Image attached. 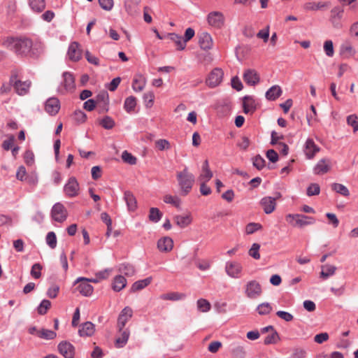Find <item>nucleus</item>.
<instances>
[{
  "label": "nucleus",
  "instance_id": "obj_26",
  "mask_svg": "<svg viewBox=\"0 0 358 358\" xmlns=\"http://www.w3.org/2000/svg\"><path fill=\"white\" fill-rule=\"evenodd\" d=\"M64 82L63 85L66 91H72L75 88V78L73 75L69 72L63 74Z\"/></svg>",
  "mask_w": 358,
  "mask_h": 358
},
{
  "label": "nucleus",
  "instance_id": "obj_47",
  "mask_svg": "<svg viewBox=\"0 0 358 358\" xmlns=\"http://www.w3.org/2000/svg\"><path fill=\"white\" fill-rule=\"evenodd\" d=\"M257 310L261 315H267L272 311V306L269 303H262L257 306Z\"/></svg>",
  "mask_w": 358,
  "mask_h": 358
},
{
  "label": "nucleus",
  "instance_id": "obj_37",
  "mask_svg": "<svg viewBox=\"0 0 358 358\" xmlns=\"http://www.w3.org/2000/svg\"><path fill=\"white\" fill-rule=\"evenodd\" d=\"M37 336L45 340H52L57 336V334L52 330L41 329L39 331L37 332Z\"/></svg>",
  "mask_w": 358,
  "mask_h": 358
},
{
  "label": "nucleus",
  "instance_id": "obj_4",
  "mask_svg": "<svg viewBox=\"0 0 358 358\" xmlns=\"http://www.w3.org/2000/svg\"><path fill=\"white\" fill-rule=\"evenodd\" d=\"M227 275L232 278H241L243 275V267L236 261L227 262L224 266Z\"/></svg>",
  "mask_w": 358,
  "mask_h": 358
},
{
  "label": "nucleus",
  "instance_id": "obj_17",
  "mask_svg": "<svg viewBox=\"0 0 358 358\" xmlns=\"http://www.w3.org/2000/svg\"><path fill=\"white\" fill-rule=\"evenodd\" d=\"M244 81L250 85H255L259 81V76L253 69H248L243 74Z\"/></svg>",
  "mask_w": 358,
  "mask_h": 358
},
{
  "label": "nucleus",
  "instance_id": "obj_34",
  "mask_svg": "<svg viewBox=\"0 0 358 358\" xmlns=\"http://www.w3.org/2000/svg\"><path fill=\"white\" fill-rule=\"evenodd\" d=\"M178 185L180 187V194L185 196L191 191L193 182L192 180H179Z\"/></svg>",
  "mask_w": 358,
  "mask_h": 358
},
{
  "label": "nucleus",
  "instance_id": "obj_32",
  "mask_svg": "<svg viewBox=\"0 0 358 358\" xmlns=\"http://www.w3.org/2000/svg\"><path fill=\"white\" fill-rule=\"evenodd\" d=\"M44 49V44L41 41H36L33 42V45L29 54H30V55L32 57H37L43 52Z\"/></svg>",
  "mask_w": 358,
  "mask_h": 358
},
{
  "label": "nucleus",
  "instance_id": "obj_29",
  "mask_svg": "<svg viewBox=\"0 0 358 358\" xmlns=\"http://www.w3.org/2000/svg\"><path fill=\"white\" fill-rule=\"evenodd\" d=\"M336 269V266L334 265L325 264L322 266V271L320 273V278L324 280L327 279L335 274Z\"/></svg>",
  "mask_w": 358,
  "mask_h": 358
},
{
  "label": "nucleus",
  "instance_id": "obj_21",
  "mask_svg": "<svg viewBox=\"0 0 358 358\" xmlns=\"http://www.w3.org/2000/svg\"><path fill=\"white\" fill-rule=\"evenodd\" d=\"M355 53V49L349 42L343 43L340 47V55L345 59L353 57Z\"/></svg>",
  "mask_w": 358,
  "mask_h": 358
},
{
  "label": "nucleus",
  "instance_id": "obj_38",
  "mask_svg": "<svg viewBox=\"0 0 358 358\" xmlns=\"http://www.w3.org/2000/svg\"><path fill=\"white\" fill-rule=\"evenodd\" d=\"M327 6V4L324 2L310 1V2L306 3L303 5V8L306 10H317L322 9V8H324Z\"/></svg>",
  "mask_w": 358,
  "mask_h": 358
},
{
  "label": "nucleus",
  "instance_id": "obj_15",
  "mask_svg": "<svg viewBox=\"0 0 358 358\" xmlns=\"http://www.w3.org/2000/svg\"><path fill=\"white\" fill-rule=\"evenodd\" d=\"M60 108V103L57 98H50L47 100L45 109L50 115H56Z\"/></svg>",
  "mask_w": 358,
  "mask_h": 358
},
{
  "label": "nucleus",
  "instance_id": "obj_12",
  "mask_svg": "<svg viewBox=\"0 0 358 358\" xmlns=\"http://www.w3.org/2000/svg\"><path fill=\"white\" fill-rule=\"evenodd\" d=\"M59 353L64 358H73L75 355V348L73 345L67 341H62L57 346Z\"/></svg>",
  "mask_w": 358,
  "mask_h": 358
},
{
  "label": "nucleus",
  "instance_id": "obj_24",
  "mask_svg": "<svg viewBox=\"0 0 358 358\" xmlns=\"http://www.w3.org/2000/svg\"><path fill=\"white\" fill-rule=\"evenodd\" d=\"M174 221L179 227L185 228L192 223V217L190 213L185 215H176L174 217Z\"/></svg>",
  "mask_w": 358,
  "mask_h": 358
},
{
  "label": "nucleus",
  "instance_id": "obj_58",
  "mask_svg": "<svg viewBox=\"0 0 358 358\" xmlns=\"http://www.w3.org/2000/svg\"><path fill=\"white\" fill-rule=\"evenodd\" d=\"M101 125L106 129H112L115 125L114 120L109 116H106L100 122Z\"/></svg>",
  "mask_w": 358,
  "mask_h": 358
},
{
  "label": "nucleus",
  "instance_id": "obj_56",
  "mask_svg": "<svg viewBox=\"0 0 358 358\" xmlns=\"http://www.w3.org/2000/svg\"><path fill=\"white\" fill-rule=\"evenodd\" d=\"M122 159L125 163L131 165L136 163V158L126 150L122 152Z\"/></svg>",
  "mask_w": 358,
  "mask_h": 358
},
{
  "label": "nucleus",
  "instance_id": "obj_60",
  "mask_svg": "<svg viewBox=\"0 0 358 358\" xmlns=\"http://www.w3.org/2000/svg\"><path fill=\"white\" fill-rule=\"evenodd\" d=\"M155 95L153 92H148L143 95V99L147 108H151L154 103Z\"/></svg>",
  "mask_w": 358,
  "mask_h": 358
},
{
  "label": "nucleus",
  "instance_id": "obj_3",
  "mask_svg": "<svg viewBox=\"0 0 358 358\" xmlns=\"http://www.w3.org/2000/svg\"><path fill=\"white\" fill-rule=\"evenodd\" d=\"M10 84L15 89V92L20 96H24L29 92L31 83L29 80L22 81L17 79V71H13L9 79Z\"/></svg>",
  "mask_w": 358,
  "mask_h": 358
},
{
  "label": "nucleus",
  "instance_id": "obj_41",
  "mask_svg": "<svg viewBox=\"0 0 358 358\" xmlns=\"http://www.w3.org/2000/svg\"><path fill=\"white\" fill-rule=\"evenodd\" d=\"M119 271L127 276H133L135 273L134 267L129 264H122L120 266Z\"/></svg>",
  "mask_w": 358,
  "mask_h": 358
},
{
  "label": "nucleus",
  "instance_id": "obj_23",
  "mask_svg": "<svg viewBox=\"0 0 358 358\" xmlns=\"http://www.w3.org/2000/svg\"><path fill=\"white\" fill-rule=\"evenodd\" d=\"M94 324L90 322H86L80 326L78 334L80 336H91L94 334Z\"/></svg>",
  "mask_w": 358,
  "mask_h": 358
},
{
  "label": "nucleus",
  "instance_id": "obj_53",
  "mask_svg": "<svg viewBox=\"0 0 358 358\" xmlns=\"http://www.w3.org/2000/svg\"><path fill=\"white\" fill-rule=\"evenodd\" d=\"M51 306V302L49 300L43 299L38 307V313L40 315H45Z\"/></svg>",
  "mask_w": 358,
  "mask_h": 358
},
{
  "label": "nucleus",
  "instance_id": "obj_8",
  "mask_svg": "<svg viewBox=\"0 0 358 358\" xmlns=\"http://www.w3.org/2000/svg\"><path fill=\"white\" fill-rule=\"evenodd\" d=\"M207 20L210 26L221 28L224 24V15L219 11H213L208 15Z\"/></svg>",
  "mask_w": 358,
  "mask_h": 358
},
{
  "label": "nucleus",
  "instance_id": "obj_1",
  "mask_svg": "<svg viewBox=\"0 0 358 358\" xmlns=\"http://www.w3.org/2000/svg\"><path fill=\"white\" fill-rule=\"evenodd\" d=\"M3 45L17 55H27L31 50L33 41L27 38L8 37L3 41Z\"/></svg>",
  "mask_w": 358,
  "mask_h": 358
},
{
  "label": "nucleus",
  "instance_id": "obj_40",
  "mask_svg": "<svg viewBox=\"0 0 358 358\" xmlns=\"http://www.w3.org/2000/svg\"><path fill=\"white\" fill-rule=\"evenodd\" d=\"M136 106V99L134 96H130L127 97L124 103V108L127 113L133 111Z\"/></svg>",
  "mask_w": 358,
  "mask_h": 358
},
{
  "label": "nucleus",
  "instance_id": "obj_2",
  "mask_svg": "<svg viewBox=\"0 0 358 358\" xmlns=\"http://www.w3.org/2000/svg\"><path fill=\"white\" fill-rule=\"evenodd\" d=\"M285 220L293 227L303 228L315 223L313 217L307 216L303 214H287Z\"/></svg>",
  "mask_w": 358,
  "mask_h": 358
},
{
  "label": "nucleus",
  "instance_id": "obj_18",
  "mask_svg": "<svg viewBox=\"0 0 358 358\" xmlns=\"http://www.w3.org/2000/svg\"><path fill=\"white\" fill-rule=\"evenodd\" d=\"M64 192L69 196L78 195L80 188L77 180H69L64 186Z\"/></svg>",
  "mask_w": 358,
  "mask_h": 358
},
{
  "label": "nucleus",
  "instance_id": "obj_62",
  "mask_svg": "<svg viewBox=\"0 0 358 358\" xmlns=\"http://www.w3.org/2000/svg\"><path fill=\"white\" fill-rule=\"evenodd\" d=\"M257 37L262 38L264 43H266L269 38V26H267L265 29L260 30L257 34Z\"/></svg>",
  "mask_w": 358,
  "mask_h": 358
},
{
  "label": "nucleus",
  "instance_id": "obj_28",
  "mask_svg": "<svg viewBox=\"0 0 358 358\" xmlns=\"http://www.w3.org/2000/svg\"><path fill=\"white\" fill-rule=\"evenodd\" d=\"M124 199L127 203L128 210L134 211L137 208V202L133 194L129 191H126L124 192Z\"/></svg>",
  "mask_w": 358,
  "mask_h": 358
},
{
  "label": "nucleus",
  "instance_id": "obj_39",
  "mask_svg": "<svg viewBox=\"0 0 358 358\" xmlns=\"http://www.w3.org/2000/svg\"><path fill=\"white\" fill-rule=\"evenodd\" d=\"M151 282H152L151 277L147 278L141 280L136 281L133 284V285L131 287V289L134 292L139 291V290L145 288V287H147L148 285H150L151 283Z\"/></svg>",
  "mask_w": 358,
  "mask_h": 358
},
{
  "label": "nucleus",
  "instance_id": "obj_6",
  "mask_svg": "<svg viewBox=\"0 0 358 358\" xmlns=\"http://www.w3.org/2000/svg\"><path fill=\"white\" fill-rule=\"evenodd\" d=\"M223 75L224 73L221 69H214L206 78V83L207 85L211 88L217 87L221 83Z\"/></svg>",
  "mask_w": 358,
  "mask_h": 358
},
{
  "label": "nucleus",
  "instance_id": "obj_36",
  "mask_svg": "<svg viewBox=\"0 0 358 358\" xmlns=\"http://www.w3.org/2000/svg\"><path fill=\"white\" fill-rule=\"evenodd\" d=\"M29 3L31 8L37 13L42 12L45 8V0H29Z\"/></svg>",
  "mask_w": 358,
  "mask_h": 358
},
{
  "label": "nucleus",
  "instance_id": "obj_25",
  "mask_svg": "<svg viewBox=\"0 0 358 358\" xmlns=\"http://www.w3.org/2000/svg\"><path fill=\"white\" fill-rule=\"evenodd\" d=\"M120 336L116 338L115 345L117 348H123L127 343L129 338L130 332L128 329H122L120 331Z\"/></svg>",
  "mask_w": 358,
  "mask_h": 358
},
{
  "label": "nucleus",
  "instance_id": "obj_16",
  "mask_svg": "<svg viewBox=\"0 0 358 358\" xmlns=\"http://www.w3.org/2000/svg\"><path fill=\"white\" fill-rule=\"evenodd\" d=\"M199 43L203 50L212 48L213 41L211 36L207 32H202L199 36Z\"/></svg>",
  "mask_w": 358,
  "mask_h": 358
},
{
  "label": "nucleus",
  "instance_id": "obj_42",
  "mask_svg": "<svg viewBox=\"0 0 358 358\" xmlns=\"http://www.w3.org/2000/svg\"><path fill=\"white\" fill-rule=\"evenodd\" d=\"M197 308L203 313L208 312L211 308V305L208 301L204 299H200L196 302Z\"/></svg>",
  "mask_w": 358,
  "mask_h": 358
},
{
  "label": "nucleus",
  "instance_id": "obj_13",
  "mask_svg": "<svg viewBox=\"0 0 358 358\" xmlns=\"http://www.w3.org/2000/svg\"><path fill=\"white\" fill-rule=\"evenodd\" d=\"M67 55L71 61H78L82 57V50L79 43L77 42L71 43L69 47Z\"/></svg>",
  "mask_w": 358,
  "mask_h": 358
},
{
  "label": "nucleus",
  "instance_id": "obj_30",
  "mask_svg": "<svg viewBox=\"0 0 358 358\" xmlns=\"http://www.w3.org/2000/svg\"><path fill=\"white\" fill-rule=\"evenodd\" d=\"M185 297V294L175 292L163 294L160 296V299L162 300H169L173 301L182 300Z\"/></svg>",
  "mask_w": 358,
  "mask_h": 358
},
{
  "label": "nucleus",
  "instance_id": "obj_11",
  "mask_svg": "<svg viewBox=\"0 0 358 358\" xmlns=\"http://www.w3.org/2000/svg\"><path fill=\"white\" fill-rule=\"evenodd\" d=\"M80 282L77 287L78 291L85 296H91L93 292V287L89 284V279L85 278H79L76 280V283Z\"/></svg>",
  "mask_w": 358,
  "mask_h": 358
},
{
  "label": "nucleus",
  "instance_id": "obj_63",
  "mask_svg": "<svg viewBox=\"0 0 358 358\" xmlns=\"http://www.w3.org/2000/svg\"><path fill=\"white\" fill-rule=\"evenodd\" d=\"M24 162L28 166H31L34 163V155L32 151L27 150L24 155Z\"/></svg>",
  "mask_w": 358,
  "mask_h": 358
},
{
  "label": "nucleus",
  "instance_id": "obj_10",
  "mask_svg": "<svg viewBox=\"0 0 358 358\" xmlns=\"http://www.w3.org/2000/svg\"><path fill=\"white\" fill-rule=\"evenodd\" d=\"M132 315L133 310L129 306L125 307L121 311L117 319V328L119 331H122V330L124 328L127 322L131 318Z\"/></svg>",
  "mask_w": 358,
  "mask_h": 358
},
{
  "label": "nucleus",
  "instance_id": "obj_5",
  "mask_svg": "<svg viewBox=\"0 0 358 358\" xmlns=\"http://www.w3.org/2000/svg\"><path fill=\"white\" fill-rule=\"evenodd\" d=\"M245 293L249 299H257L260 296L262 293V286L256 280L249 281L245 285Z\"/></svg>",
  "mask_w": 358,
  "mask_h": 358
},
{
  "label": "nucleus",
  "instance_id": "obj_19",
  "mask_svg": "<svg viewBox=\"0 0 358 358\" xmlns=\"http://www.w3.org/2000/svg\"><path fill=\"white\" fill-rule=\"evenodd\" d=\"M173 247V241L169 237H163L157 241V248L164 252H170Z\"/></svg>",
  "mask_w": 358,
  "mask_h": 358
},
{
  "label": "nucleus",
  "instance_id": "obj_27",
  "mask_svg": "<svg viewBox=\"0 0 358 358\" xmlns=\"http://www.w3.org/2000/svg\"><path fill=\"white\" fill-rule=\"evenodd\" d=\"M282 90L278 85H273L266 92V98L269 101H275L282 94Z\"/></svg>",
  "mask_w": 358,
  "mask_h": 358
},
{
  "label": "nucleus",
  "instance_id": "obj_49",
  "mask_svg": "<svg viewBox=\"0 0 358 358\" xmlns=\"http://www.w3.org/2000/svg\"><path fill=\"white\" fill-rule=\"evenodd\" d=\"M163 201L166 203L172 204L176 208H179L180 205V199L178 196L167 194L164 196Z\"/></svg>",
  "mask_w": 358,
  "mask_h": 358
},
{
  "label": "nucleus",
  "instance_id": "obj_52",
  "mask_svg": "<svg viewBox=\"0 0 358 358\" xmlns=\"http://www.w3.org/2000/svg\"><path fill=\"white\" fill-rule=\"evenodd\" d=\"M201 176L203 178H211L213 176V172L209 169L208 160H205L203 163Z\"/></svg>",
  "mask_w": 358,
  "mask_h": 358
},
{
  "label": "nucleus",
  "instance_id": "obj_46",
  "mask_svg": "<svg viewBox=\"0 0 358 358\" xmlns=\"http://www.w3.org/2000/svg\"><path fill=\"white\" fill-rule=\"evenodd\" d=\"M162 213L157 208H151L150 210L149 219L153 222H157L162 218Z\"/></svg>",
  "mask_w": 358,
  "mask_h": 358
},
{
  "label": "nucleus",
  "instance_id": "obj_54",
  "mask_svg": "<svg viewBox=\"0 0 358 358\" xmlns=\"http://www.w3.org/2000/svg\"><path fill=\"white\" fill-rule=\"evenodd\" d=\"M155 148L162 151L169 150L171 148L170 143L166 139H159L155 141Z\"/></svg>",
  "mask_w": 358,
  "mask_h": 358
},
{
  "label": "nucleus",
  "instance_id": "obj_43",
  "mask_svg": "<svg viewBox=\"0 0 358 358\" xmlns=\"http://www.w3.org/2000/svg\"><path fill=\"white\" fill-rule=\"evenodd\" d=\"M171 39L176 44L178 50H182L185 49L186 42L182 39V36L176 34H171Z\"/></svg>",
  "mask_w": 358,
  "mask_h": 358
},
{
  "label": "nucleus",
  "instance_id": "obj_22",
  "mask_svg": "<svg viewBox=\"0 0 358 358\" xmlns=\"http://www.w3.org/2000/svg\"><path fill=\"white\" fill-rule=\"evenodd\" d=\"M261 205L266 214L271 213L275 208V199L264 197L261 200Z\"/></svg>",
  "mask_w": 358,
  "mask_h": 358
},
{
  "label": "nucleus",
  "instance_id": "obj_14",
  "mask_svg": "<svg viewBox=\"0 0 358 358\" xmlns=\"http://www.w3.org/2000/svg\"><path fill=\"white\" fill-rule=\"evenodd\" d=\"M331 162L329 159H320L314 168L316 174L322 175L329 172L331 169Z\"/></svg>",
  "mask_w": 358,
  "mask_h": 358
},
{
  "label": "nucleus",
  "instance_id": "obj_44",
  "mask_svg": "<svg viewBox=\"0 0 358 358\" xmlns=\"http://www.w3.org/2000/svg\"><path fill=\"white\" fill-rule=\"evenodd\" d=\"M348 125L350 126L353 129V132L358 131V117L355 114L350 115L346 118Z\"/></svg>",
  "mask_w": 358,
  "mask_h": 358
},
{
  "label": "nucleus",
  "instance_id": "obj_45",
  "mask_svg": "<svg viewBox=\"0 0 358 358\" xmlns=\"http://www.w3.org/2000/svg\"><path fill=\"white\" fill-rule=\"evenodd\" d=\"M320 192V187L317 183H310L306 189V194L308 196L318 195Z\"/></svg>",
  "mask_w": 358,
  "mask_h": 358
},
{
  "label": "nucleus",
  "instance_id": "obj_55",
  "mask_svg": "<svg viewBox=\"0 0 358 358\" xmlns=\"http://www.w3.org/2000/svg\"><path fill=\"white\" fill-rule=\"evenodd\" d=\"M46 243L51 248L54 249L57 246V237L53 231L48 232L46 236Z\"/></svg>",
  "mask_w": 358,
  "mask_h": 358
},
{
  "label": "nucleus",
  "instance_id": "obj_20",
  "mask_svg": "<svg viewBox=\"0 0 358 358\" xmlns=\"http://www.w3.org/2000/svg\"><path fill=\"white\" fill-rule=\"evenodd\" d=\"M319 151L320 148L315 145L312 139H308L306 141L304 152L308 159H312Z\"/></svg>",
  "mask_w": 358,
  "mask_h": 358
},
{
  "label": "nucleus",
  "instance_id": "obj_51",
  "mask_svg": "<svg viewBox=\"0 0 358 358\" xmlns=\"http://www.w3.org/2000/svg\"><path fill=\"white\" fill-rule=\"evenodd\" d=\"M262 229V226L261 224L256 222H250L246 225L245 232L247 234H252Z\"/></svg>",
  "mask_w": 358,
  "mask_h": 358
},
{
  "label": "nucleus",
  "instance_id": "obj_33",
  "mask_svg": "<svg viewBox=\"0 0 358 358\" xmlns=\"http://www.w3.org/2000/svg\"><path fill=\"white\" fill-rule=\"evenodd\" d=\"M245 113H252L255 110V100L250 96H245L243 102Z\"/></svg>",
  "mask_w": 358,
  "mask_h": 358
},
{
  "label": "nucleus",
  "instance_id": "obj_57",
  "mask_svg": "<svg viewBox=\"0 0 358 358\" xmlns=\"http://www.w3.org/2000/svg\"><path fill=\"white\" fill-rule=\"evenodd\" d=\"M279 340L278 334L276 331L274 330L272 331V333L269 335H268L265 339H264V344L268 345V344H273L276 343Z\"/></svg>",
  "mask_w": 358,
  "mask_h": 358
},
{
  "label": "nucleus",
  "instance_id": "obj_7",
  "mask_svg": "<svg viewBox=\"0 0 358 358\" xmlns=\"http://www.w3.org/2000/svg\"><path fill=\"white\" fill-rule=\"evenodd\" d=\"M52 219L58 222H63L67 217V210L61 203H55L51 210Z\"/></svg>",
  "mask_w": 358,
  "mask_h": 358
},
{
  "label": "nucleus",
  "instance_id": "obj_9",
  "mask_svg": "<svg viewBox=\"0 0 358 358\" xmlns=\"http://www.w3.org/2000/svg\"><path fill=\"white\" fill-rule=\"evenodd\" d=\"M96 106L97 105L100 113L108 110L109 96L107 92L103 91L99 93L96 97Z\"/></svg>",
  "mask_w": 358,
  "mask_h": 358
},
{
  "label": "nucleus",
  "instance_id": "obj_61",
  "mask_svg": "<svg viewBox=\"0 0 358 358\" xmlns=\"http://www.w3.org/2000/svg\"><path fill=\"white\" fill-rule=\"evenodd\" d=\"M259 248H260V245L258 243H253L251 248L249 250V255L255 259H260V255L259 253Z\"/></svg>",
  "mask_w": 358,
  "mask_h": 358
},
{
  "label": "nucleus",
  "instance_id": "obj_48",
  "mask_svg": "<svg viewBox=\"0 0 358 358\" xmlns=\"http://www.w3.org/2000/svg\"><path fill=\"white\" fill-rule=\"evenodd\" d=\"M323 49L327 56L332 57L334 55V44L332 41L327 40L323 45Z\"/></svg>",
  "mask_w": 358,
  "mask_h": 358
},
{
  "label": "nucleus",
  "instance_id": "obj_64",
  "mask_svg": "<svg viewBox=\"0 0 358 358\" xmlns=\"http://www.w3.org/2000/svg\"><path fill=\"white\" fill-rule=\"evenodd\" d=\"M243 34L247 38H252L255 35V28L252 25H246L243 29Z\"/></svg>",
  "mask_w": 358,
  "mask_h": 358
},
{
  "label": "nucleus",
  "instance_id": "obj_31",
  "mask_svg": "<svg viewBox=\"0 0 358 358\" xmlns=\"http://www.w3.org/2000/svg\"><path fill=\"white\" fill-rule=\"evenodd\" d=\"M145 83V78L141 75H138L134 79L132 88L136 92H141L144 89Z\"/></svg>",
  "mask_w": 358,
  "mask_h": 358
},
{
  "label": "nucleus",
  "instance_id": "obj_35",
  "mask_svg": "<svg viewBox=\"0 0 358 358\" xmlns=\"http://www.w3.org/2000/svg\"><path fill=\"white\" fill-rule=\"evenodd\" d=\"M127 284V280L122 275H117L115 278L113 283V289L116 291L119 292L122 290Z\"/></svg>",
  "mask_w": 358,
  "mask_h": 358
},
{
  "label": "nucleus",
  "instance_id": "obj_59",
  "mask_svg": "<svg viewBox=\"0 0 358 358\" xmlns=\"http://www.w3.org/2000/svg\"><path fill=\"white\" fill-rule=\"evenodd\" d=\"M42 269V266L38 264V263H36V264H34L32 267H31V275L33 278H34L35 279H38L39 278H41V271Z\"/></svg>",
  "mask_w": 358,
  "mask_h": 358
},
{
  "label": "nucleus",
  "instance_id": "obj_50",
  "mask_svg": "<svg viewBox=\"0 0 358 358\" xmlns=\"http://www.w3.org/2000/svg\"><path fill=\"white\" fill-rule=\"evenodd\" d=\"M331 188L334 191L336 192L337 193L341 194L343 196H348L349 195V191L348 188L344 186L343 185L339 184V183H333L331 185Z\"/></svg>",
  "mask_w": 358,
  "mask_h": 358
}]
</instances>
